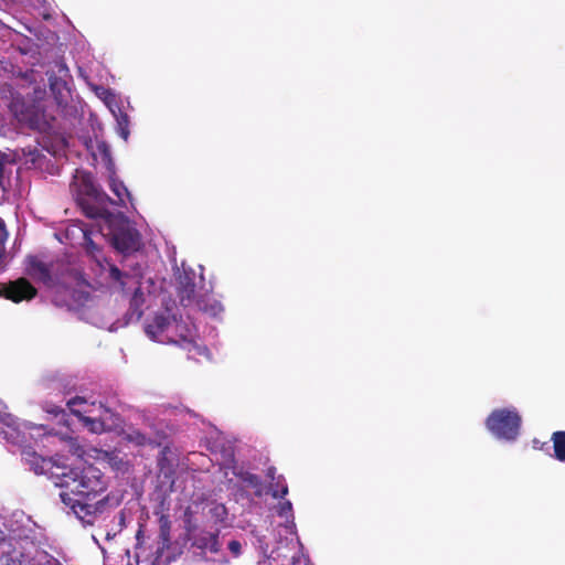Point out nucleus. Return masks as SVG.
<instances>
[{"mask_svg":"<svg viewBox=\"0 0 565 565\" xmlns=\"http://www.w3.org/2000/svg\"><path fill=\"white\" fill-rule=\"evenodd\" d=\"M58 476L61 480L56 484L65 489L60 498L78 518L84 519L103 510L107 501V497L103 495L107 482L97 467L89 465L82 470L70 469Z\"/></svg>","mask_w":565,"mask_h":565,"instance_id":"f257e3e1","label":"nucleus"},{"mask_svg":"<svg viewBox=\"0 0 565 565\" xmlns=\"http://www.w3.org/2000/svg\"><path fill=\"white\" fill-rule=\"evenodd\" d=\"M486 426L495 437L511 441L519 435L521 416L512 409H494L488 416Z\"/></svg>","mask_w":565,"mask_h":565,"instance_id":"f03ea898","label":"nucleus"},{"mask_svg":"<svg viewBox=\"0 0 565 565\" xmlns=\"http://www.w3.org/2000/svg\"><path fill=\"white\" fill-rule=\"evenodd\" d=\"M183 320H152L145 326L147 335L160 343H177L178 339H184Z\"/></svg>","mask_w":565,"mask_h":565,"instance_id":"7ed1b4c3","label":"nucleus"},{"mask_svg":"<svg viewBox=\"0 0 565 565\" xmlns=\"http://www.w3.org/2000/svg\"><path fill=\"white\" fill-rule=\"evenodd\" d=\"M195 273L183 270L177 277L175 292L179 303L184 309L194 310L202 294L196 290Z\"/></svg>","mask_w":565,"mask_h":565,"instance_id":"20e7f679","label":"nucleus"},{"mask_svg":"<svg viewBox=\"0 0 565 565\" xmlns=\"http://www.w3.org/2000/svg\"><path fill=\"white\" fill-rule=\"evenodd\" d=\"M192 511L190 508H186L184 511L185 520V530L189 535V540L192 543V546L202 550L209 551L211 553H217L220 551L218 544V534L212 533L207 531H196V526L191 521Z\"/></svg>","mask_w":565,"mask_h":565,"instance_id":"39448f33","label":"nucleus"},{"mask_svg":"<svg viewBox=\"0 0 565 565\" xmlns=\"http://www.w3.org/2000/svg\"><path fill=\"white\" fill-rule=\"evenodd\" d=\"M36 288L23 277L0 284V297L15 303L30 301L36 296Z\"/></svg>","mask_w":565,"mask_h":565,"instance_id":"423d86ee","label":"nucleus"},{"mask_svg":"<svg viewBox=\"0 0 565 565\" xmlns=\"http://www.w3.org/2000/svg\"><path fill=\"white\" fill-rule=\"evenodd\" d=\"M111 244L122 254L137 252L140 248V234L136 228L126 224L113 232Z\"/></svg>","mask_w":565,"mask_h":565,"instance_id":"0eeeda50","label":"nucleus"},{"mask_svg":"<svg viewBox=\"0 0 565 565\" xmlns=\"http://www.w3.org/2000/svg\"><path fill=\"white\" fill-rule=\"evenodd\" d=\"M171 454V449L169 446H164L158 456L157 467H158V479L162 480L164 483H169L170 487L174 484V476L175 469L174 463L169 457Z\"/></svg>","mask_w":565,"mask_h":565,"instance_id":"6e6552de","label":"nucleus"},{"mask_svg":"<svg viewBox=\"0 0 565 565\" xmlns=\"http://www.w3.org/2000/svg\"><path fill=\"white\" fill-rule=\"evenodd\" d=\"M21 455L22 459L36 475H45L53 468V462L50 458L40 456L31 447L23 448Z\"/></svg>","mask_w":565,"mask_h":565,"instance_id":"1a4fd4ad","label":"nucleus"},{"mask_svg":"<svg viewBox=\"0 0 565 565\" xmlns=\"http://www.w3.org/2000/svg\"><path fill=\"white\" fill-rule=\"evenodd\" d=\"M193 312L202 313L210 318H216L224 313V307L220 300L212 294H203L200 296Z\"/></svg>","mask_w":565,"mask_h":565,"instance_id":"9d476101","label":"nucleus"},{"mask_svg":"<svg viewBox=\"0 0 565 565\" xmlns=\"http://www.w3.org/2000/svg\"><path fill=\"white\" fill-rule=\"evenodd\" d=\"M83 188L85 195L95 201L98 206L108 209V204L114 203V201L92 181L89 175L83 178Z\"/></svg>","mask_w":565,"mask_h":565,"instance_id":"9b49d317","label":"nucleus"},{"mask_svg":"<svg viewBox=\"0 0 565 565\" xmlns=\"http://www.w3.org/2000/svg\"><path fill=\"white\" fill-rule=\"evenodd\" d=\"M77 203L81 206L83 213L89 218H103L108 221L113 215L108 209L98 206L96 202L89 199L87 195L78 198Z\"/></svg>","mask_w":565,"mask_h":565,"instance_id":"f8f14e48","label":"nucleus"},{"mask_svg":"<svg viewBox=\"0 0 565 565\" xmlns=\"http://www.w3.org/2000/svg\"><path fill=\"white\" fill-rule=\"evenodd\" d=\"M0 563L1 565H29L30 557L21 550L9 545V548L2 552Z\"/></svg>","mask_w":565,"mask_h":565,"instance_id":"ddd939ff","label":"nucleus"},{"mask_svg":"<svg viewBox=\"0 0 565 565\" xmlns=\"http://www.w3.org/2000/svg\"><path fill=\"white\" fill-rule=\"evenodd\" d=\"M72 414L92 433L102 434L107 430L106 424L102 418L85 416L76 408H72Z\"/></svg>","mask_w":565,"mask_h":565,"instance_id":"4468645a","label":"nucleus"},{"mask_svg":"<svg viewBox=\"0 0 565 565\" xmlns=\"http://www.w3.org/2000/svg\"><path fill=\"white\" fill-rule=\"evenodd\" d=\"M146 303V296L140 287H138L131 299H130V308H129V317L128 318H141L143 315L142 307Z\"/></svg>","mask_w":565,"mask_h":565,"instance_id":"2eb2a0df","label":"nucleus"},{"mask_svg":"<svg viewBox=\"0 0 565 565\" xmlns=\"http://www.w3.org/2000/svg\"><path fill=\"white\" fill-rule=\"evenodd\" d=\"M553 443L554 457L565 462V430L554 431L551 436Z\"/></svg>","mask_w":565,"mask_h":565,"instance_id":"dca6fc26","label":"nucleus"},{"mask_svg":"<svg viewBox=\"0 0 565 565\" xmlns=\"http://www.w3.org/2000/svg\"><path fill=\"white\" fill-rule=\"evenodd\" d=\"M72 302L67 303L70 310H76L85 306L89 301L90 295L88 291L73 289L70 291Z\"/></svg>","mask_w":565,"mask_h":565,"instance_id":"f3484780","label":"nucleus"},{"mask_svg":"<svg viewBox=\"0 0 565 565\" xmlns=\"http://www.w3.org/2000/svg\"><path fill=\"white\" fill-rule=\"evenodd\" d=\"M270 493L274 498H285L288 493V486L282 475H278L275 481L269 482Z\"/></svg>","mask_w":565,"mask_h":565,"instance_id":"a211bd4d","label":"nucleus"},{"mask_svg":"<svg viewBox=\"0 0 565 565\" xmlns=\"http://www.w3.org/2000/svg\"><path fill=\"white\" fill-rule=\"evenodd\" d=\"M29 565H62L61 562L45 551L38 552L33 557H30Z\"/></svg>","mask_w":565,"mask_h":565,"instance_id":"6ab92c4d","label":"nucleus"},{"mask_svg":"<svg viewBox=\"0 0 565 565\" xmlns=\"http://www.w3.org/2000/svg\"><path fill=\"white\" fill-rule=\"evenodd\" d=\"M124 439L128 443H132L136 446H146L150 444V438L139 429H130L125 433Z\"/></svg>","mask_w":565,"mask_h":565,"instance_id":"aec40b11","label":"nucleus"},{"mask_svg":"<svg viewBox=\"0 0 565 565\" xmlns=\"http://www.w3.org/2000/svg\"><path fill=\"white\" fill-rule=\"evenodd\" d=\"M159 536L162 540L163 544H168L170 542V531H171V521L168 514H161L159 516Z\"/></svg>","mask_w":565,"mask_h":565,"instance_id":"412c9836","label":"nucleus"},{"mask_svg":"<svg viewBox=\"0 0 565 565\" xmlns=\"http://www.w3.org/2000/svg\"><path fill=\"white\" fill-rule=\"evenodd\" d=\"M83 246L87 254H89L93 257H96L99 253V248L97 244L93 241L90 236V232L87 230L83 231Z\"/></svg>","mask_w":565,"mask_h":565,"instance_id":"4be33fe9","label":"nucleus"},{"mask_svg":"<svg viewBox=\"0 0 565 565\" xmlns=\"http://www.w3.org/2000/svg\"><path fill=\"white\" fill-rule=\"evenodd\" d=\"M236 476L239 478V480L253 488H257L262 484L260 478L252 472L239 471Z\"/></svg>","mask_w":565,"mask_h":565,"instance_id":"5701e85b","label":"nucleus"},{"mask_svg":"<svg viewBox=\"0 0 565 565\" xmlns=\"http://www.w3.org/2000/svg\"><path fill=\"white\" fill-rule=\"evenodd\" d=\"M110 190L118 198L120 203H124L125 195H129V192H128L127 188L124 185V183L119 182L115 179H111V181H110Z\"/></svg>","mask_w":565,"mask_h":565,"instance_id":"b1692460","label":"nucleus"},{"mask_svg":"<svg viewBox=\"0 0 565 565\" xmlns=\"http://www.w3.org/2000/svg\"><path fill=\"white\" fill-rule=\"evenodd\" d=\"M33 271L39 276L43 281H47L51 279L50 269L42 262H36L32 265Z\"/></svg>","mask_w":565,"mask_h":565,"instance_id":"393cba45","label":"nucleus"},{"mask_svg":"<svg viewBox=\"0 0 565 565\" xmlns=\"http://www.w3.org/2000/svg\"><path fill=\"white\" fill-rule=\"evenodd\" d=\"M49 81H50V88L54 94L55 93L61 94V88H65V86H66V83L64 81H60L53 76H50ZM56 99H57L58 104H62V102H63L62 95L56 96Z\"/></svg>","mask_w":565,"mask_h":565,"instance_id":"a878e982","label":"nucleus"},{"mask_svg":"<svg viewBox=\"0 0 565 565\" xmlns=\"http://www.w3.org/2000/svg\"><path fill=\"white\" fill-rule=\"evenodd\" d=\"M43 411H45L47 414H51L55 417H57L58 415H65L64 408H62L61 406L54 405L52 403H49V402L43 404Z\"/></svg>","mask_w":565,"mask_h":565,"instance_id":"bb28decb","label":"nucleus"},{"mask_svg":"<svg viewBox=\"0 0 565 565\" xmlns=\"http://www.w3.org/2000/svg\"><path fill=\"white\" fill-rule=\"evenodd\" d=\"M291 512H292V504L290 501L287 500V501L279 503L278 510H277V513L279 516L288 518L289 515H291Z\"/></svg>","mask_w":565,"mask_h":565,"instance_id":"cd10ccee","label":"nucleus"},{"mask_svg":"<svg viewBox=\"0 0 565 565\" xmlns=\"http://www.w3.org/2000/svg\"><path fill=\"white\" fill-rule=\"evenodd\" d=\"M227 547H228L230 552L233 554V556L237 557L241 555L242 544L239 541H237V540L230 541Z\"/></svg>","mask_w":565,"mask_h":565,"instance_id":"c85d7f7f","label":"nucleus"},{"mask_svg":"<svg viewBox=\"0 0 565 565\" xmlns=\"http://www.w3.org/2000/svg\"><path fill=\"white\" fill-rule=\"evenodd\" d=\"M532 447L536 450H548L550 447H548V441H541L540 439L537 438H534L532 440Z\"/></svg>","mask_w":565,"mask_h":565,"instance_id":"c756f323","label":"nucleus"},{"mask_svg":"<svg viewBox=\"0 0 565 565\" xmlns=\"http://www.w3.org/2000/svg\"><path fill=\"white\" fill-rule=\"evenodd\" d=\"M109 274H110L111 279H114L116 281H120L124 276L122 271L119 268H117L116 266L110 267Z\"/></svg>","mask_w":565,"mask_h":565,"instance_id":"7c9ffc66","label":"nucleus"},{"mask_svg":"<svg viewBox=\"0 0 565 565\" xmlns=\"http://www.w3.org/2000/svg\"><path fill=\"white\" fill-rule=\"evenodd\" d=\"M84 403H86V399L84 397L75 396L67 402V407L72 412V408H74L75 405Z\"/></svg>","mask_w":565,"mask_h":565,"instance_id":"2f4dec72","label":"nucleus"},{"mask_svg":"<svg viewBox=\"0 0 565 565\" xmlns=\"http://www.w3.org/2000/svg\"><path fill=\"white\" fill-rule=\"evenodd\" d=\"M276 472H277V470H276V468L274 466H270V467L267 468L266 477L269 479V482L270 481H275L277 479L278 475Z\"/></svg>","mask_w":565,"mask_h":565,"instance_id":"473e14b6","label":"nucleus"},{"mask_svg":"<svg viewBox=\"0 0 565 565\" xmlns=\"http://www.w3.org/2000/svg\"><path fill=\"white\" fill-rule=\"evenodd\" d=\"M128 321L129 320H117L116 322L111 323L109 327H108V330L109 331H115L117 328H115V324L116 323H120V327H126L128 324Z\"/></svg>","mask_w":565,"mask_h":565,"instance_id":"72a5a7b5","label":"nucleus"},{"mask_svg":"<svg viewBox=\"0 0 565 565\" xmlns=\"http://www.w3.org/2000/svg\"><path fill=\"white\" fill-rule=\"evenodd\" d=\"M2 235L3 237H7L6 224L0 217V237H2Z\"/></svg>","mask_w":565,"mask_h":565,"instance_id":"f704fd0d","label":"nucleus"},{"mask_svg":"<svg viewBox=\"0 0 565 565\" xmlns=\"http://www.w3.org/2000/svg\"><path fill=\"white\" fill-rule=\"evenodd\" d=\"M8 159V156L0 150V168H4V163Z\"/></svg>","mask_w":565,"mask_h":565,"instance_id":"c9c22d12","label":"nucleus"},{"mask_svg":"<svg viewBox=\"0 0 565 565\" xmlns=\"http://www.w3.org/2000/svg\"><path fill=\"white\" fill-rule=\"evenodd\" d=\"M100 408H103L106 414H109L111 417L116 416V418L118 419V416L115 413H113L108 407H106L104 404H100Z\"/></svg>","mask_w":565,"mask_h":565,"instance_id":"e433bc0d","label":"nucleus"},{"mask_svg":"<svg viewBox=\"0 0 565 565\" xmlns=\"http://www.w3.org/2000/svg\"><path fill=\"white\" fill-rule=\"evenodd\" d=\"M167 312L170 315V318L175 319L177 313L172 312V307H169L168 303L166 305Z\"/></svg>","mask_w":565,"mask_h":565,"instance_id":"4c0bfd02","label":"nucleus"},{"mask_svg":"<svg viewBox=\"0 0 565 565\" xmlns=\"http://www.w3.org/2000/svg\"><path fill=\"white\" fill-rule=\"evenodd\" d=\"M141 536H142V526H140V529L138 530V532L136 534V539L139 540Z\"/></svg>","mask_w":565,"mask_h":565,"instance_id":"58836bf2","label":"nucleus"},{"mask_svg":"<svg viewBox=\"0 0 565 565\" xmlns=\"http://www.w3.org/2000/svg\"><path fill=\"white\" fill-rule=\"evenodd\" d=\"M3 174H4V168H0V185L2 184Z\"/></svg>","mask_w":565,"mask_h":565,"instance_id":"ea45409f","label":"nucleus"},{"mask_svg":"<svg viewBox=\"0 0 565 565\" xmlns=\"http://www.w3.org/2000/svg\"><path fill=\"white\" fill-rule=\"evenodd\" d=\"M60 71H64L66 73L67 68L65 66H61Z\"/></svg>","mask_w":565,"mask_h":565,"instance_id":"a19ab883","label":"nucleus"}]
</instances>
